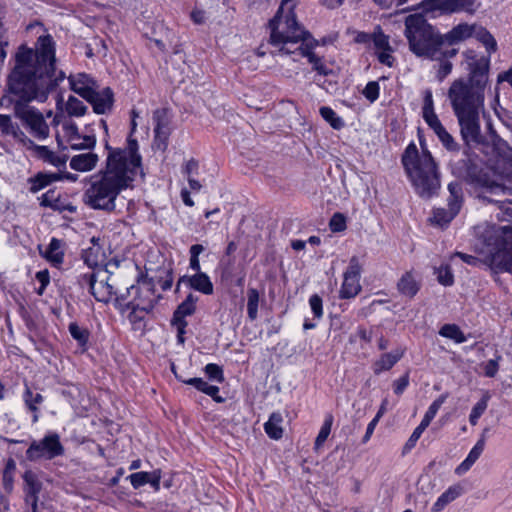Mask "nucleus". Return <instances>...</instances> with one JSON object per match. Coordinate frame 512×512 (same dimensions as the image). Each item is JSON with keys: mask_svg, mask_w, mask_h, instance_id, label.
<instances>
[{"mask_svg": "<svg viewBox=\"0 0 512 512\" xmlns=\"http://www.w3.org/2000/svg\"><path fill=\"white\" fill-rule=\"evenodd\" d=\"M36 52L20 48L15 67L7 81V93L0 98V106H13L14 116L38 140L49 137L50 129L44 115L30 105L33 100L44 102L48 94L65 78L55 67V44L50 35L38 39Z\"/></svg>", "mask_w": 512, "mask_h": 512, "instance_id": "1", "label": "nucleus"}, {"mask_svg": "<svg viewBox=\"0 0 512 512\" xmlns=\"http://www.w3.org/2000/svg\"><path fill=\"white\" fill-rule=\"evenodd\" d=\"M105 166L90 177L83 193V202L89 208L111 213L116 208L119 194L132 187L137 174L141 172V155L136 139L128 138L126 148H113L106 141Z\"/></svg>", "mask_w": 512, "mask_h": 512, "instance_id": "2", "label": "nucleus"}, {"mask_svg": "<svg viewBox=\"0 0 512 512\" xmlns=\"http://www.w3.org/2000/svg\"><path fill=\"white\" fill-rule=\"evenodd\" d=\"M464 57L469 71L468 78L454 80L447 95L460 126L461 138L469 146L480 144L483 140L480 114L484 110L490 59L488 56H479L474 50L465 51Z\"/></svg>", "mask_w": 512, "mask_h": 512, "instance_id": "3", "label": "nucleus"}, {"mask_svg": "<svg viewBox=\"0 0 512 512\" xmlns=\"http://www.w3.org/2000/svg\"><path fill=\"white\" fill-rule=\"evenodd\" d=\"M472 183L475 197L483 202L498 205V220L508 222L507 225H479L476 227V235L487 247L491 262L512 273V206L506 199L501 198L508 194V189L486 174H479Z\"/></svg>", "mask_w": 512, "mask_h": 512, "instance_id": "4", "label": "nucleus"}, {"mask_svg": "<svg viewBox=\"0 0 512 512\" xmlns=\"http://www.w3.org/2000/svg\"><path fill=\"white\" fill-rule=\"evenodd\" d=\"M295 0H282L275 16L269 21L270 44L283 54L298 53L306 57L318 74L327 76L331 70L313 50L319 45L309 31L296 19Z\"/></svg>", "mask_w": 512, "mask_h": 512, "instance_id": "5", "label": "nucleus"}, {"mask_svg": "<svg viewBox=\"0 0 512 512\" xmlns=\"http://www.w3.org/2000/svg\"><path fill=\"white\" fill-rule=\"evenodd\" d=\"M404 35L409 49L418 57L441 59L454 57L458 50L441 48V34L428 23L422 14H411L405 18Z\"/></svg>", "mask_w": 512, "mask_h": 512, "instance_id": "6", "label": "nucleus"}, {"mask_svg": "<svg viewBox=\"0 0 512 512\" xmlns=\"http://www.w3.org/2000/svg\"><path fill=\"white\" fill-rule=\"evenodd\" d=\"M402 163L421 197L430 198L440 188L437 166L428 150L423 149L419 154L416 145L411 143L405 149Z\"/></svg>", "mask_w": 512, "mask_h": 512, "instance_id": "7", "label": "nucleus"}, {"mask_svg": "<svg viewBox=\"0 0 512 512\" xmlns=\"http://www.w3.org/2000/svg\"><path fill=\"white\" fill-rule=\"evenodd\" d=\"M116 264H107L104 268L96 270V281L91 284L90 293L99 302L108 303L113 295L117 296V300H126V294L121 291L125 288L118 279V276L114 275L113 271L109 267Z\"/></svg>", "mask_w": 512, "mask_h": 512, "instance_id": "8", "label": "nucleus"}, {"mask_svg": "<svg viewBox=\"0 0 512 512\" xmlns=\"http://www.w3.org/2000/svg\"><path fill=\"white\" fill-rule=\"evenodd\" d=\"M64 447L60 441V436L51 432L46 434L40 440H33L26 450V459L36 462L41 459L52 460L64 454Z\"/></svg>", "mask_w": 512, "mask_h": 512, "instance_id": "9", "label": "nucleus"}, {"mask_svg": "<svg viewBox=\"0 0 512 512\" xmlns=\"http://www.w3.org/2000/svg\"><path fill=\"white\" fill-rule=\"evenodd\" d=\"M450 196L448 198V210L437 208L433 211L431 222L438 226H445L459 213L462 206V186L459 182H451L448 185Z\"/></svg>", "mask_w": 512, "mask_h": 512, "instance_id": "10", "label": "nucleus"}, {"mask_svg": "<svg viewBox=\"0 0 512 512\" xmlns=\"http://www.w3.org/2000/svg\"><path fill=\"white\" fill-rule=\"evenodd\" d=\"M126 297L135 291L137 296L128 303V306L133 312L142 311L149 313L154 309L158 296L155 295L153 285L148 282H143L141 286L130 285L125 287Z\"/></svg>", "mask_w": 512, "mask_h": 512, "instance_id": "11", "label": "nucleus"}, {"mask_svg": "<svg viewBox=\"0 0 512 512\" xmlns=\"http://www.w3.org/2000/svg\"><path fill=\"white\" fill-rule=\"evenodd\" d=\"M361 264L358 257L353 256L349 261V266L344 273V280L340 290V297L349 299L355 297L361 290L359 283Z\"/></svg>", "mask_w": 512, "mask_h": 512, "instance_id": "12", "label": "nucleus"}, {"mask_svg": "<svg viewBox=\"0 0 512 512\" xmlns=\"http://www.w3.org/2000/svg\"><path fill=\"white\" fill-rule=\"evenodd\" d=\"M155 123V145L158 149L165 150L170 135V120L166 109H157L153 114Z\"/></svg>", "mask_w": 512, "mask_h": 512, "instance_id": "13", "label": "nucleus"}, {"mask_svg": "<svg viewBox=\"0 0 512 512\" xmlns=\"http://www.w3.org/2000/svg\"><path fill=\"white\" fill-rule=\"evenodd\" d=\"M23 146L27 150L32 151L35 157H37L40 160H43L46 163H49L57 168L65 166V157L56 155L47 146L35 144L34 141H32L29 137L27 138Z\"/></svg>", "mask_w": 512, "mask_h": 512, "instance_id": "14", "label": "nucleus"}, {"mask_svg": "<svg viewBox=\"0 0 512 512\" xmlns=\"http://www.w3.org/2000/svg\"><path fill=\"white\" fill-rule=\"evenodd\" d=\"M85 100L92 105L95 113L105 114L111 111L113 107L114 94L109 87H106L100 92L93 90L92 97L86 98Z\"/></svg>", "mask_w": 512, "mask_h": 512, "instance_id": "15", "label": "nucleus"}, {"mask_svg": "<svg viewBox=\"0 0 512 512\" xmlns=\"http://www.w3.org/2000/svg\"><path fill=\"white\" fill-rule=\"evenodd\" d=\"M475 30V24L460 23L453 27L449 32L441 34V48H444L445 44L449 46L456 45L470 37H472Z\"/></svg>", "mask_w": 512, "mask_h": 512, "instance_id": "16", "label": "nucleus"}, {"mask_svg": "<svg viewBox=\"0 0 512 512\" xmlns=\"http://www.w3.org/2000/svg\"><path fill=\"white\" fill-rule=\"evenodd\" d=\"M70 88L83 99L91 98L92 91L98 88L96 82L87 74L80 73L69 77Z\"/></svg>", "mask_w": 512, "mask_h": 512, "instance_id": "17", "label": "nucleus"}, {"mask_svg": "<svg viewBox=\"0 0 512 512\" xmlns=\"http://www.w3.org/2000/svg\"><path fill=\"white\" fill-rule=\"evenodd\" d=\"M127 479L130 480L134 489H138L145 484H150L154 490L158 491L160 489L161 471L154 470L152 472H136L130 474Z\"/></svg>", "mask_w": 512, "mask_h": 512, "instance_id": "18", "label": "nucleus"}, {"mask_svg": "<svg viewBox=\"0 0 512 512\" xmlns=\"http://www.w3.org/2000/svg\"><path fill=\"white\" fill-rule=\"evenodd\" d=\"M180 281L205 295H211L213 293V284L206 273L198 272L192 276H183Z\"/></svg>", "mask_w": 512, "mask_h": 512, "instance_id": "19", "label": "nucleus"}, {"mask_svg": "<svg viewBox=\"0 0 512 512\" xmlns=\"http://www.w3.org/2000/svg\"><path fill=\"white\" fill-rule=\"evenodd\" d=\"M0 132L5 136H11L15 141L24 144L28 136L14 123L9 115L0 114Z\"/></svg>", "mask_w": 512, "mask_h": 512, "instance_id": "20", "label": "nucleus"}, {"mask_svg": "<svg viewBox=\"0 0 512 512\" xmlns=\"http://www.w3.org/2000/svg\"><path fill=\"white\" fill-rule=\"evenodd\" d=\"M404 355V350L396 349L389 353H384L374 362L373 371L376 375L390 370Z\"/></svg>", "mask_w": 512, "mask_h": 512, "instance_id": "21", "label": "nucleus"}, {"mask_svg": "<svg viewBox=\"0 0 512 512\" xmlns=\"http://www.w3.org/2000/svg\"><path fill=\"white\" fill-rule=\"evenodd\" d=\"M98 155L92 152L75 155L70 160V167L76 171L86 172L95 168Z\"/></svg>", "mask_w": 512, "mask_h": 512, "instance_id": "22", "label": "nucleus"}, {"mask_svg": "<svg viewBox=\"0 0 512 512\" xmlns=\"http://www.w3.org/2000/svg\"><path fill=\"white\" fill-rule=\"evenodd\" d=\"M43 256L53 266L58 267L63 263L64 252L62 250V241L57 238H52Z\"/></svg>", "mask_w": 512, "mask_h": 512, "instance_id": "23", "label": "nucleus"}, {"mask_svg": "<svg viewBox=\"0 0 512 512\" xmlns=\"http://www.w3.org/2000/svg\"><path fill=\"white\" fill-rule=\"evenodd\" d=\"M463 493V488L460 485L450 486L444 493H442L437 501L432 506V512L442 511L446 505L454 501Z\"/></svg>", "mask_w": 512, "mask_h": 512, "instance_id": "24", "label": "nucleus"}, {"mask_svg": "<svg viewBox=\"0 0 512 512\" xmlns=\"http://www.w3.org/2000/svg\"><path fill=\"white\" fill-rule=\"evenodd\" d=\"M184 382L188 385L195 387L197 390L207 394L208 396L212 397L213 400L216 401L217 403L224 402V398L219 396V387L215 385H210L202 378H190Z\"/></svg>", "mask_w": 512, "mask_h": 512, "instance_id": "25", "label": "nucleus"}, {"mask_svg": "<svg viewBox=\"0 0 512 512\" xmlns=\"http://www.w3.org/2000/svg\"><path fill=\"white\" fill-rule=\"evenodd\" d=\"M484 446H485L484 439L478 440V442L470 450L466 459L456 468L455 472L459 475L467 472L481 456V454L484 450Z\"/></svg>", "mask_w": 512, "mask_h": 512, "instance_id": "26", "label": "nucleus"}, {"mask_svg": "<svg viewBox=\"0 0 512 512\" xmlns=\"http://www.w3.org/2000/svg\"><path fill=\"white\" fill-rule=\"evenodd\" d=\"M472 37H475L479 42H481L488 53V57L490 58L491 54L497 50V42L492 34L484 27L475 24V30L473 32Z\"/></svg>", "mask_w": 512, "mask_h": 512, "instance_id": "27", "label": "nucleus"}, {"mask_svg": "<svg viewBox=\"0 0 512 512\" xmlns=\"http://www.w3.org/2000/svg\"><path fill=\"white\" fill-rule=\"evenodd\" d=\"M61 179L57 173H38L35 177L30 178V192L37 193L49 184Z\"/></svg>", "mask_w": 512, "mask_h": 512, "instance_id": "28", "label": "nucleus"}, {"mask_svg": "<svg viewBox=\"0 0 512 512\" xmlns=\"http://www.w3.org/2000/svg\"><path fill=\"white\" fill-rule=\"evenodd\" d=\"M197 300V296H194L192 293L188 294L186 299L174 311L172 320H185L186 316L192 315L196 310Z\"/></svg>", "mask_w": 512, "mask_h": 512, "instance_id": "29", "label": "nucleus"}, {"mask_svg": "<svg viewBox=\"0 0 512 512\" xmlns=\"http://www.w3.org/2000/svg\"><path fill=\"white\" fill-rule=\"evenodd\" d=\"M476 0H444L442 9L448 13L466 11L470 14L475 12Z\"/></svg>", "mask_w": 512, "mask_h": 512, "instance_id": "30", "label": "nucleus"}, {"mask_svg": "<svg viewBox=\"0 0 512 512\" xmlns=\"http://www.w3.org/2000/svg\"><path fill=\"white\" fill-rule=\"evenodd\" d=\"M282 422V415L279 412H274L270 415L268 421L264 424L265 432L271 439L278 440L282 437Z\"/></svg>", "mask_w": 512, "mask_h": 512, "instance_id": "31", "label": "nucleus"}, {"mask_svg": "<svg viewBox=\"0 0 512 512\" xmlns=\"http://www.w3.org/2000/svg\"><path fill=\"white\" fill-rule=\"evenodd\" d=\"M398 289L403 295L413 297L419 290V284L411 272L405 273L398 282Z\"/></svg>", "mask_w": 512, "mask_h": 512, "instance_id": "32", "label": "nucleus"}, {"mask_svg": "<svg viewBox=\"0 0 512 512\" xmlns=\"http://www.w3.org/2000/svg\"><path fill=\"white\" fill-rule=\"evenodd\" d=\"M260 303V294L256 288L247 290V315L250 321L258 318V308Z\"/></svg>", "mask_w": 512, "mask_h": 512, "instance_id": "33", "label": "nucleus"}, {"mask_svg": "<svg viewBox=\"0 0 512 512\" xmlns=\"http://www.w3.org/2000/svg\"><path fill=\"white\" fill-rule=\"evenodd\" d=\"M44 398L40 393H33L29 388L24 392V401L30 411L33 412V423L38 421V404L43 402Z\"/></svg>", "mask_w": 512, "mask_h": 512, "instance_id": "34", "label": "nucleus"}, {"mask_svg": "<svg viewBox=\"0 0 512 512\" xmlns=\"http://www.w3.org/2000/svg\"><path fill=\"white\" fill-rule=\"evenodd\" d=\"M69 146L74 150L91 149L96 144V139L92 135L81 136L80 134L72 136L70 140H67Z\"/></svg>", "mask_w": 512, "mask_h": 512, "instance_id": "35", "label": "nucleus"}, {"mask_svg": "<svg viewBox=\"0 0 512 512\" xmlns=\"http://www.w3.org/2000/svg\"><path fill=\"white\" fill-rule=\"evenodd\" d=\"M439 334L443 337L454 340L456 343H464L467 340L464 333L455 324H445L441 327Z\"/></svg>", "mask_w": 512, "mask_h": 512, "instance_id": "36", "label": "nucleus"}, {"mask_svg": "<svg viewBox=\"0 0 512 512\" xmlns=\"http://www.w3.org/2000/svg\"><path fill=\"white\" fill-rule=\"evenodd\" d=\"M490 399V395L485 393L480 401H478L471 410L469 415V422L471 425H476L478 419L482 416L488 406V401Z\"/></svg>", "mask_w": 512, "mask_h": 512, "instance_id": "37", "label": "nucleus"}, {"mask_svg": "<svg viewBox=\"0 0 512 512\" xmlns=\"http://www.w3.org/2000/svg\"><path fill=\"white\" fill-rule=\"evenodd\" d=\"M332 424H333V416L331 414H329L326 416L324 423L315 439L314 448L316 450L320 449L323 446V444L325 443V441L327 440V438L331 432Z\"/></svg>", "mask_w": 512, "mask_h": 512, "instance_id": "38", "label": "nucleus"}, {"mask_svg": "<svg viewBox=\"0 0 512 512\" xmlns=\"http://www.w3.org/2000/svg\"><path fill=\"white\" fill-rule=\"evenodd\" d=\"M25 483V493L39 494L42 489V483L32 471H26L23 475Z\"/></svg>", "mask_w": 512, "mask_h": 512, "instance_id": "39", "label": "nucleus"}, {"mask_svg": "<svg viewBox=\"0 0 512 512\" xmlns=\"http://www.w3.org/2000/svg\"><path fill=\"white\" fill-rule=\"evenodd\" d=\"M66 110L70 116L80 117L87 111V106L78 98L70 96L66 103Z\"/></svg>", "mask_w": 512, "mask_h": 512, "instance_id": "40", "label": "nucleus"}, {"mask_svg": "<svg viewBox=\"0 0 512 512\" xmlns=\"http://www.w3.org/2000/svg\"><path fill=\"white\" fill-rule=\"evenodd\" d=\"M320 115L327 121L334 129H341L344 126L343 120L337 116L335 111L327 106H322L319 110Z\"/></svg>", "mask_w": 512, "mask_h": 512, "instance_id": "41", "label": "nucleus"}, {"mask_svg": "<svg viewBox=\"0 0 512 512\" xmlns=\"http://www.w3.org/2000/svg\"><path fill=\"white\" fill-rule=\"evenodd\" d=\"M69 332L80 346H85L87 344L89 339V332L87 329L80 327L77 323H70Z\"/></svg>", "mask_w": 512, "mask_h": 512, "instance_id": "42", "label": "nucleus"}, {"mask_svg": "<svg viewBox=\"0 0 512 512\" xmlns=\"http://www.w3.org/2000/svg\"><path fill=\"white\" fill-rule=\"evenodd\" d=\"M422 114L425 122L434 131L436 135L445 129V127L441 124L434 110L422 111Z\"/></svg>", "mask_w": 512, "mask_h": 512, "instance_id": "43", "label": "nucleus"}, {"mask_svg": "<svg viewBox=\"0 0 512 512\" xmlns=\"http://www.w3.org/2000/svg\"><path fill=\"white\" fill-rule=\"evenodd\" d=\"M422 114L425 122L434 131L436 135L445 129V127L441 124L434 110L422 111Z\"/></svg>", "mask_w": 512, "mask_h": 512, "instance_id": "44", "label": "nucleus"}, {"mask_svg": "<svg viewBox=\"0 0 512 512\" xmlns=\"http://www.w3.org/2000/svg\"><path fill=\"white\" fill-rule=\"evenodd\" d=\"M422 114L425 122L434 131L436 135L445 129V127L441 124L434 110L422 111Z\"/></svg>", "mask_w": 512, "mask_h": 512, "instance_id": "45", "label": "nucleus"}, {"mask_svg": "<svg viewBox=\"0 0 512 512\" xmlns=\"http://www.w3.org/2000/svg\"><path fill=\"white\" fill-rule=\"evenodd\" d=\"M372 41L378 52L390 50L391 48L388 36L382 32L380 27H378V29L373 33Z\"/></svg>", "mask_w": 512, "mask_h": 512, "instance_id": "46", "label": "nucleus"}, {"mask_svg": "<svg viewBox=\"0 0 512 512\" xmlns=\"http://www.w3.org/2000/svg\"><path fill=\"white\" fill-rule=\"evenodd\" d=\"M204 251V247L201 244H194L190 247V268L196 273L201 272V266L199 261V255Z\"/></svg>", "mask_w": 512, "mask_h": 512, "instance_id": "47", "label": "nucleus"}, {"mask_svg": "<svg viewBox=\"0 0 512 512\" xmlns=\"http://www.w3.org/2000/svg\"><path fill=\"white\" fill-rule=\"evenodd\" d=\"M435 273L440 284L444 286H450L453 284L454 277L449 266H440L438 269H436Z\"/></svg>", "mask_w": 512, "mask_h": 512, "instance_id": "48", "label": "nucleus"}, {"mask_svg": "<svg viewBox=\"0 0 512 512\" xmlns=\"http://www.w3.org/2000/svg\"><path fill=\"white\" fill-rule=\"evenodd\" d=\"M437 137L443 144V146L449 150V151H458L459 150V144L455 141L453 136L446 130H442L439 134H437Z\"/></svg>", "mask_w": 512, "mask_h": 512, "instance_id": "49", "label": "nucleus"}, {"mask_svg": "<svg viewBox=\"0 0 512 512\" xmlns=\"http://www.w3.org/2000/svg\"><path fill=\"white\" fill-rule=\"evenodd\" d=\"M332 232H342L346 229V218L341 213H335L329 222Z\"/></svg>", "mask_w": 512, "mask_h": 512, "instance_id": "50", "label": "nucleus"}, {"mask_svg": "<svg viewBox=\"0 0 512 512\" xmlns=\"http://www.w3.org/2000/svg\"><path fill=\"white\" fill-rule=\"evenodd\" d=\"M205 373L211 380H215L220 383L224 381L223 370L217 364H214V363L207 364L205 366Z\"/></svg>", "mask_w": 512, "mask_h": 512, "instance_id": "51", "label": "nucleus"}, {"mask_svg": "<svg viewBox=\"0 0 512 512\" xmlns=\"http://www.w3.org/2000/svg\"><path fill=\"white\" fill-rule=\"evenodd\" d=\"M363 95L370 102L376 101L379 97V84L376 81L368 82L363 90Z\"/></svg>", "mask_w": 512, "mask_h": 512, "instance_id": "52", "label": "nucleus"}, {"mask_svg": "<svg viewBox=\"0 0 512 512\" xmlns=\"http://www.w3.org/2000/svg\"><path fill=\"white\" fill-rule=\"evenodd\" d=\"M309 304L314 314V318L320 319L323 316V304L321 297L317 294L312 295L309 299Z\"/></svg>", "mask_w": 512, "mask_h": 512, "instance_id": "53", "label": "nucleus"}, {"mask_svg": "<svg viewBox=\"0 0 512 512\" xmlns=\"http://www.w3.org/2000/svg\"><path fill=\"white\" fill-rule=\"evenodd\" d=\"M450 57H442L437 59L440 61L437 76L440 80H443L447 75L451 73L452 63L448 60Z\"/></svg>", "mask_w": 512, "mask_h": 512, "instance_id": "54", "label": "nucleus"}, {"mask_svg": "<svg viewBox=\"0 0 512 512\" xmlns=\"http://www.w3.org/2000/svg\"><path fill=\"white\" fill-rule=\"evenodd\" d=\"M501 356H497L495 359H490L484 364V374L487 377H494L499 369V360Z\"/></svg>", "mask_w": 512, "mask_h": 512, "instance_id": "55", "label": "nucleus"}, {"mask_svg": "<svg viewBox=\"0 0 512 512\" xmlns=\"http://www.w3.org/2000/svg\"><path fill=\"white\" fill-rule=\"evenodd\" d=\"M446 398H447L446 395H441L436 400H434L432 402V404L429 406V408L426 411L425 415L433 420L434 417L436 416L438 410L440 409V407L445 402Z\"/></svg>", "mask_w": 512, "mask_h": 512, "instance_id": "56", "label": "nucleus"}, {"mask_svg": "<svg viewBox=\"0 0 512 512\" xmlns=\"http://www.w3.org/2000/svg\"><path fill=\"white\" fill-rule=\"evenodd\" d=\"M171 324L176 328L177 330V341L180 344H183L185 342L184 334L186 332V327L188 325L186 320H171Z\"/></svg>", "mask_w": 512, "mask_h": 512, "instance_id": "57", "label": "nucleus"}, {"mask_svg": "<svg viewBox=\"0 0 512 512\" xmlns=\"http://www.w3.org/2000/svg\"><path fill=\"white\" fill-rule=\"evenodd\" d=\"M409 385V374L405 373L403 376H401L399 379L394 381L393 387H394V393L397 395H401L405 389Z\"/></svg>", "mask_w": 512, "mask_h": 512, "instance_id": "58", "label": "nucleus"}, {"mask_svg": "<svg viewBox=\"0 0 512 512\" xmlns=\"http://www.w3.org/2000/svg\"><path fill=\"white\" fill-rule=\"evenodd\" d=\"M393 49L383 50L377 53V58L381 64L387 65L391 67L395 61V58L392 56Z\"/></svg>", "mask_w": 512, "mask_h": 512, "instance_id": "59", "label": "nucleus"}, {"mask_svg": "<svg viewBox=\"0 0 512 512\" xmlns=\"http://www.w3.org/2000/svg\"><path fill=\"white\" fill-rule=\"evenodd\" d=\"M379 420H380V413H377L376 416L371 420V422L367 426L366 433L362 438L363 443H367L370 440Z\"/></svg>", "mask_w": 512, "mask_h": 512, "instance_id": "60", "label": "nucleus"}, {"mask_svg": "<svg viewBox=\"0 0 512 512\" xmlns=\"http://www.w3.org/2000/svg\"><path fill=\"white\" fill-rule=\"evenodd\" d=\"M96 281V270L91 273H86L80 275L78 282L82 287L87 286L88 289H91V284Z\"/></svg>", "mask_w": 512, "mask_h": 512, "instance_id": "61", "label": "nucleus"}, {"mask_svg": "<svg viewBox=\"0 0 512 512\" xmlns=\"http://www.w3.org/2000/svg\"><path fill=\"white\" fill-rule=\"evenodd\" d=\"M455 256L459 257L463 262L472 266H477L478 264L481 263V261L477 257L462 252H456Z\"/></svg>", "mask_w": 512, "mask_h": 512, "instance_id": "62", "label": "nucleus"}, {"mask_svg": "<svg viewBox=\"0 0 512 512\" xmlns=\"http://www.w3.org/2000/svg\"><path fill=\"white\" fill-rule=\"evenodd\" d=\"M423 431L418 429L417 427L414 429V431L412 432L411 436L409 437V439L407 440L406 444H405V448L406 449H411L415 446L416 442L418 441V439L421 437Z\"/></svg>", "mask_w": 512, "mask_h": 512, "instance_id": "63", "label": "nucleus"}, {"mask_svg": "<svg viewBox=\"0 0 512 512\" xmlns=\"http://www.w3.org/2000/svg\"><path fill=\"white\" fill-rule=\"evenodd\" d=\"M38 495L25 493V502L31 506L32 512H38Z\"/></svg>", "mask_w": 512, "mask_h": 512, "instance_id": "64", "label": "nucleus"}]
</instances>
